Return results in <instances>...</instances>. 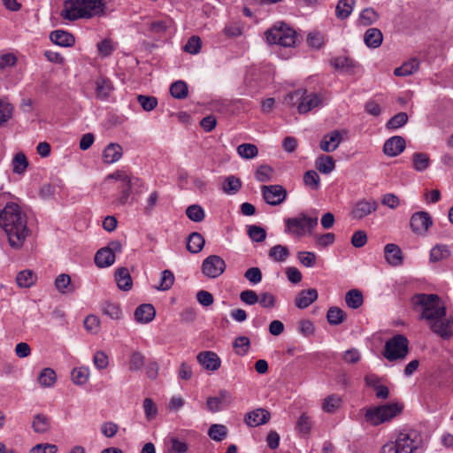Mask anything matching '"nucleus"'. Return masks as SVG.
Here are the masks:
<instances>
[{"label":"nucleus","instance_id":"nucleus-64","mask_svg":"<svg viewBox=\"0 0 453 453\" xmlns=\"http://www.w3.org/2000/svg\"><path fill=\"white\" fill-rule=\"evenodd\" d=\"M201 47L202 41L200 37L193 35L188 40L187 43L183 47V50L184 51L194 55L200 51Z\"/></svg>","mask_w":453,"mask_h":453},{"label":"nucleus","instance_id":"nucleus-55","mask_svg":"<svg viewBox=\"0 0 453 453\" xmlns=\"http://www.w3.org/2000/svg\"><path fill=\"white\" fill-rule=\"evenodd\" d=\"M250 346V341L247 336H239L237 337L234 343L233 347L236 352V354L240 356H244L248 353Z\"/></svg>","mask_w":453,"mask_h":453},{"label":"nucleus","instance_id":"nucleus-62","mask_svg":"<svg viewBox=\"0 0 453 453\" xmlns=\"http://www.w3.org/2000/svg\"><path fill=\"white\" fill-rule=\"evenodd\" d=\"M137 102L140 104L142 108L146 111L154 110L157 105V99L152 96L139 95L137 96Z\"/></svg>","mask_w":453,"mask_h":453},{"label":"nucleus","instance_id":"nucleus-3","mask_svg":"<svg viewBox=\"0 0 453 453\" xmlns=\"http://www.w3.org/2000/svg\"><path fill=\"white\" fill-rule=\"evenodd\" d=\"M104 0H68L64 4L61 16L68 20L100 16L104 13Z\"/></svg>","mask_w":453,"mask_h":453},{"label":"nucleus","instance_id":"nucleus-59","mask_svg":"<svg viewBox=\"0 0 453 453\" xmlns=\"http://www.w3.org/2000/svg\"><path fill=\"white\" fill-rule=\"evenodd\" d=\"M306 89H297L286 95L284 100L285 103L289 106H296L298 109L300 103L302 102L303 95H305Z\"/></svg>","mask_w":453,"mask_h":453},{"label":"nucleus","instance_id":"nucleus-23","mask_svg":"<svg viewBox=\"0 0 453 453\" xmlns=\"http://www.w3.org/2000/svg\"><path fill=\"white\" fill-rule=\"evenodd\" d=\"M123 155V149L119 143H109L103 151V160L105 164H113L119 161Z\"/></svg>","mask_w":453,"mask_h":453},{"label":"nucleus","instance_id":"nucleus-1","mask_svg":"<svg viewBox=\"0 0 453 453\" xmlns=\"http://www.w3.org/2000/svg\"><path fill=\"white\" fill-rule=\"evenodd\" d=\"M0 226L5 233L9 245L14 250L21 249L30 234L26 213L13 202L7 203L0 211Z\"/></svg>","mask_w":453,"mask_h":453},{"label":"nucleus","instance_id":"nucleus-51","mask_svg":"<svg viewBox=\"0 0 453 453\" xmlns=\"http://www.w3.org/2000/svg\"><path fill=\"white\" fill-rule=\"evenodd\" d=\"M187 217L194 222H201L204 219V210L198 204L189 205L186 209Z\"/></svg>","mask_w":453,"mask_h":453},{"label":"nucleus","instance_id":"nucleus-50","mask_svg":"<svg viewBox=\"0 0 453 453\" xmlns=\"http://www.w3.org/2000/svg\"><path fill=\"white\" fill-rule=\"evenodd\" d=\"M242 187V181L239 178L231 175L226 178L222 184V190L226 194H235L240 190Z\"/></svg>","mask_w":453,"mask_h":453},{"label":"nucleus","instance_id":"nucleus-53","mask_svg":"<svg viewBox=\"0 0 453 453\" xmlns=\"http://www.w3.org/2000/svg\"><path fill=\"white\" fill-rule=\"evenodd\" d=\"M248 235L249 237L256 242H262L266 238V231L264 227L256 226V225H250L248 226Z\"/></svg>","mask_w":453,"mask_h":453},{"label":"nucleus","instance_id":"nucleus-42","mask_svg":"<svg viewBox=\"0 0 453 453\" xmlns=\"http://www.w3.org/2000/svg\"><path fill=\"white\" fill-rule=\"evenodd\" d=\"M430 165V159L427 154L415 152L412 155V167L417 172H424Z\"/></svg>","mask_w":453,"mask_h":453},{"label":"nucleus","instance_id":"nucleus-29","mask_svg":"<svg viewBox=\"0 0 453 453\" xmlns=\"http://www.w3.org/2000/svg\"><path fill=\"white\" fill-rule=\"evenodd\" d=\"M113 89L111 81L105 77H99L96 81V94L100 100H105L109 97L110 93Z\"/></svg>","mask_w":453,"mask_h":453},{"label":"nucleus","instance_id":"nucleus-24","mask_svg":"<svg viewBox=\"0 0 453 453\" xmlns=\"http://www.w3.org/2000/svg\"><path fill=\"white\" fill-rule=\"evenodd\" d=\"M156 315V310L152 304L144 303L139 305L134 311V319L139 323H149Z\"/></svg>","mask_w":453,"mask_h":453},{"label":"nucleus","instance_id":"nucleus-40","mask_svg":"<svg viewBox=\"0 0 453 453\" xmlns=\"http://www.w3.org/2000/svg\"><path fill=\"white\" fill-rule=\"evenodd\" d=\"M450 256V250L445 244H437L430 250L429 259L432 263H436L446 259Z\"/></svg>","mask_w":453,"mask_h":453},{"label":"nucleus","instance_id":"nucleus-44","mask_svg":"<svg viewBox=\"0 0 453 453\" xmlns=\"http://www.w3.org/2000/svg\"><path fill=\"white\" fill-rule=\"evenodd\" d=\"M35 280L36 275L31 270H23L16 277V282L21 288H30Z\"/></svg>","mask_w":453,"mask_h":453},{"label":"nucleus","instance_id":"nucleus-43","mask_svg":"<svg viewBox=\"0 0 453 453\" xmlns=\"http://www.w3.org/2000/svg\"><path fill=\"white\" fill-rule=\"evenodd\" d=\"M13 111V105L6 98H0V127L12 119Z\"/></svg>","mask_w":453,"mask_h":453},{"label":"nucleus","instance_id":"nucleus-25","mask_svg":"<svg viewBox=\"0 0 453 453\" xmlns=\"http://www.w3.org/2000/svg\"><path fill=\"white\" fill-rule=\"evenodd\" d=\"M318 299V291L309 288L299 292L295 299V304L299 309H305Z\"/></svg>","mask_w":453,"mask_h":453},{"label":"nucleus","instance_id":"nucleus-18","mask_svg":"<svg viewBox=\"0 0 453 453\" xmlns=\"http://www.w3.org/2000/svg\"><path fill=\"white\" fill-rule=\"evenodd\" d=\"M385 260L391 266H400L403 263V252L395 243H388L384 247Z\"/></svg>","mask_w":453,"mask_h":453},{"label":"nucleus","instance_id":"nucleus-10","mask_svg":"<svg viewBox=\"0 0 453 453\" xmlns=\"http://www.w3.org/2000/svg\"><path fill=\"white\" fill-rule=\"evenodd\" d=\"M226 266L222 257L218 255H210L203 261L201 271L205 277L215 279L225 272Z\"/></svg>","mask_w":453,"mask_h":453},{"label":"nucleus","instance_id":"nucleus-33","mask_svg":"<svg viewBox=\"0 0 453 453\" xmlns=\"http://www.w3.org/2000/svg\"><path fill=\"white\" fill-rule=\"evenodd\" d=\"M204 243L203 235L200 233L193 232L188 237L187 250L194 254L198 253L203 250Z\"/></svg>","mask_w":453,"mask_h":453},{"label":"nucleus","instance_id":"nucleus-6","mask_svg":"<svg viewBox=\"0 0 453 453\" xmlns=\"http://www.w3.org/2000/svg\"><path fill=\"white\" fill-rule=\"evenodd\" d=\"M265 37L270 44L284 48L294 47L297 41L296 32L285 23L275 24L265 32Z\"/></svg>","mask_w":453,"mask_h":453},{"label":"nucleus","instance_id":"nucleus-7","mask_svg":"<svg viewBox=\"0 0 453 453\" xmlns=\"http://www.w3.org/2000/svg\"><path fill=\"white\" fill-rule=\"evenodd\" d=\"M402 405L389 403L375 408H370L365 411V420L372 426H378L395 417L402 411Z\"/></svg>","mask_w":453,"mask_h":453},{"label":"nucleus","instance_id":"nucleus-48","mask_svg":"<svg viewBox=\"0 0 453 453\" xmlns=\"http://www.w3.org/2000/svg\"><path fill=\"white\" fill-rule=\"evenodd\" d=\"M238 155L244 159H252L258 154V149L252 143H242L237 149Z\"/></svg>","mask_w":453,"mask_h":453},{"label":"nucleus","instance_id":"nucleus-14","mask_svg":"<svg viewBox=\"0 0 453 453\" xmlns=\"http://www.w3.org/2000/svg\"><path fill=\"white\" fill-rule=\"evenodd\" d=\"M197 362L207 371H217L221 365V360L217 353L206 350L201 351L196 357Z\"/></svg>","mask_w":453,"mask_h":453},{"label":"nucleus","instance_id":"nucleus-20","mask_svg":"<svg viewBox=\"0 0 453 453\" xmlns=\"http://www.w3.org/2000/svg\"><path fill=\"white\" fill-rule=\"evenodd\" d=\"M330 65L336 70H339L341 72L353 74L355 73V69L357 67V63L355 62L353 59L344 57V56H339L333 58L330 60Z\"/></svg>","mask_w":453,"mask_h":453},{"label":"nucleus","instance_id":"nucleus-35","mask_svg":"<svg viewBox=\"0 0 453 453\" xmlns=\"http://www.w3.org/2000/svg\"><path fill=\"white\" fill-rule=\"evenodd\" d=\"M101 311L111 319L119 320L123 313L119 304L111 302H104L101 304Z\"/></svg>","mask_w":453,"mask_h":453},{"label":"nucleus","instance_id":"nucleus-9","mask_svg":"<svg viewBox=\"0 0 453 453\" xmlns=\"http://www.w3.org/2000/svg\"><path fill=\"white\" fill-rule=\"evenodd\" d=\"M173 23V19L169 17L144 20L142 25L144 28L143 34L148 37L159 39L172 27Z\"/></svg>","mask_w":453,"mask_h":453},{"label":"nucleus","instance_id":"nucleus-32","mask_svg":"<svg viewBox=\"0 0 453 453\" xmlns=\"http://www.w3.org/2000/svg\"><path fill=\"white\" fill-rule=\"evenodd\" d=\"M32 428L36 434L48 433L51 428L50 418L42 413L36 414L32 422Z\"/></svg>","mask_w":453,"mask_h":453},{"label":"nucleus","instance_id":"nucleus-57","mask_svg":"<svg viewBox=\"0 0 453 453\" xmlns=\"http://www.w3.org/2000/svg\"><path fill=\"white\" fill-rule=\"evenodd\" d=\"M89 371L85 367L74 368L72 372V380L76 385H83L87 382Z\"/></svg>","mask_w":453,"mask_h":453},{"label":"nucleus","instance_id":"nucleus-49","mask_svg":"<svg viewBox=\"0 0 453 453\" xmlns=\"http://www.w3.org/2000/svg\"><path fill=\"white\" fill-rule=\"evenodd\" d=\"M56 372L51 368H44L38 377L39 384L43 388H50L56 382Z\"/></svg>","mask_w":453,"mask_h":453},{"label":"nucleus","instance_id":"nucleus-39","mask_svg":"<svg viewBox=\"0 0 453 453\" xmlns=\"http://www.w3.org/2000/svg\"><path fill=\"white\" fill-rule=\"evenodd\" d=\"M312 427L311 418L306 413H302L296 424V430L303 437L310 434Z\"/></svg>","mask_w":453,"mask_h":453},{"label":"nucleus","instance_id":"nucleus-12","mask_svg":"<svg viewBox=\"0 0 453 453\" xmlns=\"http://www.w3.org/2000/svg\"><path fill=\"white\" fill-rule=\"evenodd\" d=\"M261 192L265 203L273 206L282 203L287 198V191L280 185L262 186Z\"/></svg>","mask_w":453,"mask_h":453},{"label":"nucleus","instance_id":"nucleus-31","mask_svg":"<svg viewBox=\"0 0 453 453\" xmlns=\"http://www.w3.org/2000/svg\"><path fill=\"white\" fill-rule=\"evenodd\" d=\"M115 280L118 288L121 290L127 291L132 288V279L128 269L126 267L118 268L115 273Z\"/></svg>","mask_w":453,"mask_h":453},{"label":"nucleus","instance_id":"nucleus-4","mask_svg":"<svg viewBox=\"0 0 453 453\" xmlns=\"http://www.w3.org/2000/svg\"><path fill=\"white\" fill-rule=\"evenodd\" d=\"M413 305L422 308L421 319L434 320V319H444L446 308L440 297L435 294H416L412 296Z\"/></svg>","mask_w":453,"mask_h":453},{"label":"nucleus","instance_id":"nucleus-21","mask_svg":"<svg viewBox=\"0 0 453 453\" xmlns=\"http://www.w3.org/2000/svg\"><path fill=\"white\" fill-rule=\"evenodd\" d=\"M342 142V134L339 131L334 130L323 136L320 142V149L326 152L334 151Z\"/></svg>","mask_w":453,"mask_h":453},{"label":"nucleus","instance_id":"nucleus-28","mask_svg":"<svg viewBox=\"0 0 453 453\" xmlns=\"http://www.w3.org/2000/svg\"><path fill=\"white\" fill-rule=\"evenodd\" d=\"M383 41V35L380 29L372 27L365 31L364 42L369 48L376 49L380 47Z\"/></svg>","mask_w":453,"mask_h":453},{"label":"nucleus","instance_id":"nucleus-61","mask_svg":"<svg viewBox=\"0 0 453 453\" xmlns=\"http://www.w3.org/2000/svg\"><path fill=\"white\" fill-rule=\"evenodd\" d=\"M70 283H71L70 276L68 274L62 273V274H59L56 278L54 285H55L56 288L60 293L64 294V293H68V292L72 291V289L69 288Z\"/></svg>","mask_w":453,"mask_h":453},{"label":"nucleus","instance_id":"nucleus-27","mask_svg":"<svg viewBox=\"0 0 453 453\" xmlns=\"http://www.w3.org/2000/svg\"><path fill=\"white\" fill-rule=\"evenodd\" d=\"M431 330L444 339H448L451 336L452 332L449 327V322L445 321L444 319H434V320H429Z\"/></svg>","mask_w":453,"mask_h":453},{"label":"nucleus","instance_id":"nucleus-63","mask_svg":"<svg viewBox=\"0 0 453 453\" xmlns=\"http://www.w3.org/2000/svg\"><path fill=\"white\" fill-rule=\"evenodd\" d=\"M145 363V357L138 351L134 352L129 360V370L132 372L140 371Z\"/></svg>","mask_w":453,"mask_h":453},{"label":"nucleus","instance_id":"nucleus-13","mask_svg":"<svg viewBox=\"0 0 453 453\" xmlns=\"http://www.w3.org/2000/svg\"><path fill=\"white\" fill-rule=\"evenodd\" d=\"M432 225V218L426 211H418L411 217L410 226L411 231L416 234L425 235Z\"/></svg>","mask_w":453,"mask_h":453},{"label":"nucleus","instance_id":"nucleus-60","mask_svg":"<svg viewBox=\"0 0 453 453\" xmlns=\"http://www.w3.org/2000/svg\"><path fill=\"white\" fill-rule=\"evenodd\" d=\"M408 121V115L405 112H399L393 116L387 123L388 129L395 130L403 127Z\"/></svg>","mask_w":453,"mask_h":453},{"label":"nucleus","instance_id":"nucleus-15","mask_svg":"<svg viewBox=\"0 0 453 453\" xmlns=\"http://www.w3.org/2000/svg\"><path fill=\"white\" fill-rule=\"evenodd\" d=\"M405 140L399 135L388 139L383 145V152L388 157H396L405 149Z\"/></svg>","mask_w":453,"mask_h":453},{"label":"nucleus","instance_id":"nucleus-56","mask_svg":"<svg viewBox=\"0 0 453 453\" xmlns=\"http://www.w3.org/2000/svg\"><path fill=\"white\" fill-rule=\"evenodd\" d=\"M379 16L372 8L364 9L359 15V21L363 26H370L376 22Z\"/></svg>","mask_w":453,"mask_h":453},{"label":"nucleus","instance_id":"nucleus-38","mask_svg":"<svg viewBox=\"0 0 453 453\" xmlns=\"http://www.w3.org/2000/svg\"><path fill=\"white\" fill-rule=\"evenodd\" d=\"M355 0H339L335 7V15L339 19H346L353 12Z\"/></svg>","mask_w":453,"mask_h":453},{"label":"nucleus","instance_id":"nucleus-46","mask_svg":"<svg viewBox=\"0 0 453 453\" xmlns=\"http://www.w3.org/2000/svg\"><path fill=\"white\" fill-rule=\"evenodd\" d=\"M170 93L176 99H184L188 96V85L183 81H176L170 87Z\"/></svg>","mask_w":453,"mask_h":453},{"label":"nucleus","instance_id":"nucleus-37","mask_svg":"<svg viewBox=\"0 0 453 453\" xmlns=\"http://www.w3.org/2000/svg\"><path fill=\"white\" fill-rule=\"evenodd\" d=\"M315 165L321 173L328 174L334 170L335 162L331 156L321 155L317 158Z\"/></svg>","mask_w":453,"mask_h":453},{"label":"nucleus","instance_id":"nucleus-19","mask_svg":"<svg viewBox=\"0 0 453 453\" xmlns=\"http://www.w3.org/2000/svg\"><path fill=\"white\" fill-rule=\"evenodd\" d=\"M322 104V96L317 93H308L306 91L303 95L302 102L298 107V112L300 114H305L311 111L312 109L320 106Z\"/></svg>","mask_w":453,"mask_h":453},{"label":"nucleus","instance_id":"nucleus-58","mask_svg":"<svg viewBox=\"0 0 453 453\" xmlns=\"http://www.w3.org/2000/svg\"><path fill=\"white\" fill-rule=\"evenodd\" d=\"M174 282V275L170 270H164L161 273L160 283L157 288L158 290L166 291L172 288Z\"/></svg>","mask_w":453,"mask_h":453},{"label":"nucleus","instance_id":"nucleus-34","mask_svg":"<svg viewBox=\"0 0 453 453\" xmlns=\"http://www.w3.org/2000/svg\"><path fill=\"white\" fill-rule=\"evenodd\" d=\"M289 255L290 252L288 247L281 244L273 246L268 251L269 258L277 263L286 261Z\"/></svg>","mask_w":453,"mask_h":453},{"label":"nucleus","instance_id":"nucleus-41","mask_svg":"<svg viewBox=\"0 0 453 453\" xmlns=\"http://www.w3.org/2000/svg\"><path fill=\"white\" fill-rule=\"evenodd\" d=\"M345 302L348 307L358 309L364 302L363 294L358 289H350L346 293Z\"/></svg>","mask_w":453,"mask_h":453},{"label":"nucleus","instance_id":"nucleus-45","mask_svg":"<svg viewBox=\"0 0 453 453\" xmlns=\"http://www.w3.org/2000/svg\"><path fill=\"white\" fill-rule=\"evenodd\" d=\"M346 319L345 312L339 307H330L326 313L327 322L332 326H338Z\"/></svg>","mask_w":453,"mask_h":453},{"label":"nucleus","instance_id":"nucleus-47","mask_svg":"<svg viewBox=\"0 0 453 453\" xmlns=\"http://www.w3.org/2000/svg\"><path fill=\"white\" fill-rule=\"evenodd\" d=\"M227 427L221 424H213L208 430L209 437L215 441H223L227 435Z\"/></svg>","mask_w":453,"mask_h":453},{"label":"nucleus","instance_id":"nucleus-36","mask_svg":"<svg viewBox=\"0 0 453 453\" xmlns=\"http://www.w3.org/2000/svg\"><path fill=\"white\" fill-rule=\"evenodd\" d=\"M419 68V61L417 58H411L404 62L401 66L394 70L395 76L404 77L416 73Z\"/></svg>","mask_w":453,"mask_h":453},{"label":"nucleus","instance_id":"nucleus-8","mask_svg":"<svg viewBox=\"0 0 453 453\" xmlns=\"http://www.w3.org/2000/svg\"><path fill=\"white\" fill-rule=\"evenodd\" d=\"M408 345L409 341L403 334H396L386 342L383 356L388 361L403 359L409 352Z\"/></svg>","mask_w":453,"mask_h":453},{"label":"nucleus","instance_id":"nucleus-26","mask_svg":"<svg viewBox=\"0 0 453 453\" xmlns=\"http://www.w3.org/2000/svg\"><path fill=\"white\" fill-rule=\"evenodd\" d=\"M342 403L343 401L341 395L331 394L323 400L321 409L326 413L334 414L341 409Z\"/></svg>","mask_w":453,"mask_h":453},{"label":"nucleus","instance_id":"nucleus-2","mask_svg":"<svg viewBox=\"0 0 453 453\" xmlns=\"http://www.w3.org/2000/svg\"><path fill=\"white\" fill-rule=\"evenodd\" d=\"M425 442L422 434L416 429L400 432L395 438L381 447L380 453H422Z\"/></svg>","mask_w":453,"mask_h":453},{"label":"nucleus","instance_id":"nucleus-16","mask_svg":"<svg viewBox=\"0 0 453 453\" xmlns=\"http://www.w3.org/2000/svg\"><path fill=\"white\" fill-rule=\"evenodd\" d=\"M270 412L265 409L259 408L248 412L245 415L244 421L247 426L256 427L266 424L270 419Z\"/></svg>","mask_w":453,"mask_h":453},{"label":"nucleus","instance_id":"nucleus-30","mask_svg":"<svg viewBox=\"0 0 453 453\" xmlns=\"http://www.w3.org/2000/svg\"><path fill=\"white\" fill-rule=\"evenodd\" d=\"M115 255L110 250L102 248L97 250L95 256V264L99 268L111 266L115 262Z\"/></svg>","mask_w":453,"mask_h":453},{"label":"nucleus","instance_id":"nucleus-11","mask_svg":"<svg viewBox=\"0 0 453 453\" xmlns=\"http://www.w3.org/2000/svg\"><path fill=\"white\" fill-rule=\"evenodd\" d=\"M379 204L373 198L357 200L350 211V216L354 219H363L378 210Z\"/></svg>","mask_w":453,"mask_h":453},{"label":"nucleus","instance_id":"nucleus-17","mask_svg":"<svg viewBox=\"0 0 453 453\" xmlns=\"http://www.w3.org/2000/svg\"><path fill=\"white\" fill-rule=\"evenodd\" d=\"M231 396L228 391L220 390L218 396L208 397L206 405L211 412H217L230 403Z\"/></svg>","mask_w":453,"mask_h":453},{"label":"nucleus","instance_id":"nucleus-5","mask_svg":"<svg viewBox=\"0 0 453 453\" xmlns=\"http://www.w3.org/2000/svg\"><path fill=\"white\" fill-rule=\"evenodd\" d=\"M284 224L285 234L299 239L307 234H312L313 230L318 226V218L310 217L306 213L301 212L296 217L285 219Z\"/></svg>","mask_w":453,"mask_h":453},{"label":"nucleus","instance_id":"nucleus-54","mask_svg":"<svg viewBox=\"0 0 453 453\" xmlns=\"http://www.w3.org/2000/svg\"><path fill=\"white\" fill-rule=\"evenodd\" d=\"M28 165L25 154L17 153L12 159V169L15 173H23Z\"/></svg>","mask_w":453,"mask_h":453},{"label":"nucleus","instance_id":"nucleus-52","mask_svg":"<svg viewBox=\"0 0 453 453\" xmlns=\"http://www.w3.org/2000/svg\"><path fill=\"white\" fill-rule=\"evenodd\" d=\"M273 169L268 165H262L257 168L255 178L259 182H267L272 180Z\"/></svg>","mask_w":453,"mask_h":453},{"label":"nucleus","instance_id":"nucleus-22","mask_svg":"<svg viewBox=\"0 0 453 453\" xmlns=\"http://www.w3.org/2000/svg\"><path fill=\"white\" fill-rule=\"evenodd\" d=\"M50 39L54 44L61 47H71L75 42L74 36L71 33L61 29L52 31L50 34Z\"/></svg>","mask_w":453,"mask_h":453}]
</instances>
